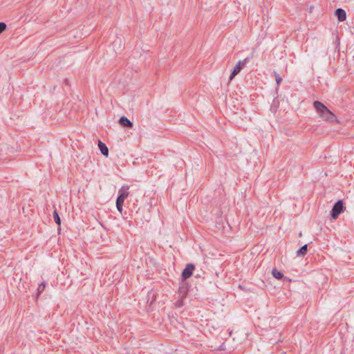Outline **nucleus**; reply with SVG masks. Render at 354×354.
Returning <instances> with one entry per match:
<instances>
[{
	"mask_svg": "<svg viewBox=\"0 0 354 354\" xmlns=\"http://www.w3.org/2000/svg\"><path fill=\"white\" fill-rule=\"evenodd\" d=\"M314 108L319 115L324 120H328L332 116V111L319 101H315Z\"/></svg>",
	"mask_w": 354,
	"mask_h": 354,
	"instance_id": "obj_1",
	"label": "nucleus"
},
{
	"mask_svg": "<svg viewBox=\"0 0 354 354\" xmlns=\"http://www.w3.org/2000/svg\"><path fill=\"white\" fill-rule=\"evenodd\" d=\"M251 59L252 58L248 57L245 58L244 59H243L242 61H239L235 65V66L234 67V69L232 70V71L230 75V81L232 80L234 78V77L240 73V71H241V68H242V66H245L251 60Z\"/></svg>",
	"mask_w": 354,
	"mask_h": 354,
	"instance_id": "obj_2",
	"label": "nucleus"
},
{
	"mask_svg": "<svg viewBox=\"0 0 354 354\" xmlns=\"http://www.w3.org/2000/svg\"><path fill=\"white\" fill-rule=\"evenodd\" d=\"M342 200H339L333 205V220L338 218L339 215L345 210Z\"/></svg>",
	"mask_w": 354,
	"mask_h": 354,
	"instance_id": "obj_3",
	"label": "nucleus"
},
{
	"mask_svg": "<svg viewBox=\"0 0 354 354\" xmlns=\"http://www.w3.org/2000/svg\"><path fill=\"white\" fill-rule=\"evenodd\" d=\"M194 268H195V266L194 264H192V263L187 264L186 267L183 270V272L181 274L182 280L185 281L186 279L189 278L192 275Z\"/></svg>",
	"mask_w": 354,
	"mask_h": 354,
	"instance_id": "obj_4",
	"label": "nucleus"
},
{
	"mask_svg": "<svg viewBox=\"0 0 354 354\" xmlns=\"http://www.w3.org/2000/svg\"><path fill=\"white\" fill-rule=\"evenodd\" d=\"M128 189H129L128 187L126 189H124V187H122L119 190V195L117 198L116 201L120 202V203H124V200L128 197V196L129 194V193L128 192Z\"/></svg>",
	"mask_w": 354,
	"mask_h": 354,
	"instance_id": "obj_5",
	"label": "nucleus"
},
{
	"mask_svg": "<svg viewBox=\"0 0 354 354\" xmlns=\"http://www.w3.org/2000/svg\"><path fill=\"white\" fill-rule=\"evenodd\" d=\"M334 15L339 22H343L346 19V12L342 8H337L335 10Z\"/></svg>",
	"mask_w": 354,
	"mask_h": 354,
	"instance_id": "obj_6",
	"label": "nucleus"
},
{
	"mask_svg": "<svg viewBox=\"0 0 354 354\" xmlns=\"http://www.w3.org/2000/svg\"><path fill=\"white\" fill-rule=\"evenodd\" d=\"M119 123L124 127H129L132 128L133 127V122H131L127 117L122 116L119 120Z\"/></svg>",
	"mask_w": 354,
	"mask_h": 354,
	"instance_id": "obj_7",
	"label": "nucleus"
},
{
	"mask_svg": "<svg viewBox=\"0 0 354 354\" xmlns=\"http://www.w3.org/2000/svg\"><path fill=\"white\" fill-rule=\"evenodd\" d=\"M98 147H99L101 153L104 156H105L106 157H107L109 156L108 147H106V145L104 142H102V141L99 140Z\"/></svg>",
	"mask_w": 354,
	"mask_h": 354,
	"instance_id": "obj_8",
	"label": "nucleus"
},
{
	"mask_svg": "<svg viewBox=\"0 0 354 354\" xmlns=\"http://www.w3.org/2000/svg\"><path fill=\"white\" fill-rule=\"evenodd\" d=\"M308 245L306 244L303 245L299 250H297V256H304L307 253V249Z\"/></svg>",
	"mask_w": 354,
	"mask_h": 354,
	"instance_id": "obj_9",
	"label": "nucleus"
},
{
	"mask_svg": "<svg viewBox=\"0 0 354 354\" xmlns=\"http://www.w3.org/2000/svg\"><path fill=\"white\" fill-rule=\"evenodd\" d=\"M272 276L277 279H281L283 277V274L281 271L277 270L275 268L272 270Z\"/></svg>",
	"mask_w": 354,
	"mask_h": 354,
	"instance_id": "obj_10",
	"label": "nucleus"
},
{
	"mask_svg": "<svg viewBox=\"0 0 354 354\" xmlns=\"http://www.w3.org/2000/svg\"><path fill=\"white\" fill-rule=\"evenodd\" d=\"M53 216V218H54L55 222L57 225H61V219H60V217H59V214H58V213H57L56 209L54 210Z\"/></svg>",
	"mask_w": 354,
	"mask_h": 354,
	"instance_id": "obj_11",
	"label": "nucleus"
},
{
	"mask_svg": "<svg viewBox=\"0 0 354 354\" xmlns=\"http://www.w3.org/2000/svg\"><path fill=\"white\" fill-rule=\"evenodd\" d=\"M46 288V283L42 282L40 284H39L38 288H37V296H39L45 289Z\"/></svg>",
	"mask_w": 354,
	"mask_h": 354,
	"instance_id": "obj_12",
	"label": "nucleus"
},
{
	"mask_svg": "<svg viewBox=\"0 0 354 354\" xmlns=\"http://www.w3.org/2000/svg\"><path fill=\"white\" fill-rule=\"evenodd\" d=\"M178 293L180 298H185L187 295V290L184 288H180L178 290Z\"/></svg>",
	"mask_w": 354,
	"mask_h": 354,
	"instance_id": "obj_13",
	"label": "nucleus"
},
{
	"mask_svg": "<svg viewBox=\"0 0 354 354\" xmlns=\"http://www.w3.org/2000/svg\"><path fill=\"white\" fill-rule=\"evenodd\" d=\"M274 76L275 77L276 82L279 86L282 82V77L276 71H274Z\"/></svg>",
	"mask_w": 354,
	"mask_h": 354,
	"instance_id": "obj_14",
	"label": "nucleus"
},
{
	"mask_svg": "<svg viewBox=\"0 0 354 354\" xmlns=\"http://www.w3.org/2000/svg\"><path fill=\"white\" fill-rule=\"evenodd\" d=\"M174 305L176 308L182 307L184 305L183 298H180L179 299H178L175 302Z\"/></svg>",
	"mask_w": 354,
	"mask_h": 354,
	"instance_id": "obj_15",
	"label": "nucleus"
},
{
	"mask_svg": "<svg viewBox=\"0 0 354 354\" xmlns=\"http://www.w3.org/2000/svg\"><path fill=\"white\" fill-rule=\"evenodd\" d=\"M116 207L118 210L121 213L122 212L123 203L116 201Z\"/></svg>",
	"mask_w": 354,
	"mask_h": 354,
	"instance_id": "obj_16",
	"label": "nucleus"
},
{
	"mask_svg": "<svg viewBox=\"0 0 354 354\" xmlns=\"http://www.w3.org/2000/svg\"><path fill=\"white\" fill-rule=\"evenodd\" d=\"M6 24L4 22H0V34L6 29Z\"/></svg>",
	"mask_w": 354,
	"mask_h": 354,
	"instance_id": "obj_17",
	"label": "nucleus"
},
{
	"mask_svg": "<svg viewBox=\"0 0 354 354\" xmlns=\"http://www.w3.org/2000/svg\"><path fill=\"white\" fill-rule=\"evenodd\" d=\"M64 82H65L66 84L69 85V80H68V78H66V79L64 80Z\"/></svg>",
	"mask_w": 354,
	"mask_h": 354,
	"instance_id": "obj_18",
	"label": "nucleus"
},
{
	"mask_svg": "<svg viewBox=\"0 0 354 354\" xmlns=\"http://www.w3.org/2000/svg\"><path fill=\"white\" fill-rule=\"evenodd\" d=\"M333 122H334L335 120V121H337V118H336V116H335L334 114L333 115Z\"/></svg>",
	"mask_w": 354,
	"mask_h": 354,
	"instance_id": "obj_19",
	"label": "nucleus"
},
{
	"mask_svg": "<svg viewBox=\"0 0 354 354\" xmlns=\"http://www.w3.org/2000/svg\"><path fill=\"white\" fill-rule=\"evenodd\" d=\"M330 217H332V211H330Z\"/></svg>",
	"mask_w": 354,
	"mask_h": 354,
	"instance_id": "obj_20",
	"label": "nucleus"
}]
</instances>
